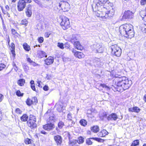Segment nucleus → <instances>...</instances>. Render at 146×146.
<instances>
[{"mask_svg":"<svg viewBox=\"0 0 146 146\" xmlns=\"http://www.w3.org/2000/svg\"><path fill=\"white\" fill-rule=\"evenodd\" d=\"M108 1V0H94L92 7L93 11L95 12V14L97 17L104 18V12L107 9L104 6Z\"/></svg>","mask_w":146,"mask_h":146,"instance_id":"f257e3e1","label":"nucleus"},{"mask_svg":"<svg viewBox=\"0 0 146 146\" xmlns=\"http://www.w3.org/2000/svg\"><path fill=\"white\" fill-rule=\"evenodd\" d=\"M119 29L120 34L125 37L131 38L134 36L133 26L131 24L122 25L120 27Z\"/></svg>","mask_w":146,"mask_h":146,"instance_id":"f03ea898","label":"nucleus"},{"mask_svg":"<svg viewBox=\"0 0 146 146\" xmlns=\"http://www.w3.org/2000/svg\"><path fill=\"white\" fill-rule=\"evenodd\" d=\"M127 80V77H116L115 79L116 81L115 86L116 87H114L115 89V90L119 91V90L117 87H121L122 88V85L124 84V83L125 82V80Z\"/></svg>","mask_w":146,"mask_h":146,"instance_id":"7ed1b4c3","label":"nucleus"},{"mask_svg":"<svg viewBox=\"0 0 146 146\" xmlns=\"http://www.w3.org/2000/svg\"><path fill=\"white\" fill-rule=\"evenodd\" d=\"M111 53L115 56L119 57L121 53V49L117 46V45L114 44L111 46Z\"/></svg>","mask_w":146,"mask_h":146,"instance_id":"20e7f679","label":"nucleus"},{"mask_svg":"<svg viewBox=\"0 0 146 146\" xmlns=\"http://www.w3.org/2000/svg\"><path fill=\"white\" fill-rule=\"evenodd\" d=\"M92 50L94 52L102 53L104 50V48L102 45L99 44H94L91 46Z\"/></svg>","mask_w":146,"mask_h":146,"instance_id":"39448f33","label":"nucleus"},{"mask_svg":"<svg viewBox=\"0 0 146 146\" xmlns=\"http://www.w3.org/2000/svg\"><path fill=\"white\" fill-rule=\"evenodd\" d=\"M36 119L35 116L31 115L29 117V120L27 121L28 126L31 129H34L36 127Z\"/></svg>","mask_w":146,"mask_h":146,"instance_id":"423d86ee","label":"nucleus"},{"mask_svg":"<svg viewBox=\"0 0 146 146\" xmlns=\"http://www.w3.org/2000/svg\"><path fill=\"white\" fill-rule=\"evenodd\" d=\"M60 25L64 30H66L69 28L70 26L69 19L65 17H62L60 23Z\"/></svg>","mask_w":146,"mask_h":146,"instance_id":"0eeeda50","label":"nucleus"},{"mask_svg":"<svg viewBox=\"0 0 146 146\" xmlns=\"http://www.w3.org/2000/svg\"><path fill=\"white\" fill-rule=\"evenodd\" d=\"M56 6H58L64 12L68 11L70 9V5L66 2L61 1L59 3H56Z\"/></svg>","mask_w":146,"mask_h":146,"instance_id":"6e6552de","label":"nucleus"},{"mask_svg":"<svg viewBox=\"0 0 146 146\" xmlns=\"http://www.w3.org/2000/svg\"><path fill=\"white\" fill-rule=\"evenodd\" d=\"M92 140L97 141L99 142H104V140L101 138L97 137H91L86 139V143L88 145H91L92 144Z\"/></svg>","mask_w":146,"mask_h":146,"instance_id":"1a4fd4ad","label":"nucleus"},{"mask_svg":"<svg viewBox=\"0 0 146 146\" xmlns=\"http://www.w3.org/2000/svg\"><path fill=\"white\" fill-rule=\"evenodd\" d=\"M26 4L23 0H20L17 3V7L18 11H20L23 10L25 7Z\"/></svg>","mask_w":146,"mask_h":146,"instance_id":"9d476101","label":"nucleus"},{"mask_svg":"<svg viewBox=\"0 0 146 146\" xmlns=\"http://www.w3.org/2000/svg\"><path fill=\"white\" fill-rule=\"evenodd\" d=\"M133 13L130 11H125L123 16V19H131L133 18Z\"/></svg>","mask_w":146,"mask_h":146,"instance_id":"9b49d317","label":"nucleus"},{"mask_svg":"<svg viewBox=\"0 0 146 146\" xmlns=\"http://www.w3.org/2000/svg\"><path fill=\"white\" fill-rule=\"evenodd\" d=\"M123 85H122V88L124 90L128 89L131 86L132 82L131 81L129 80L127 78V80H125Z\"/></svg>","mask_w":146,"mask_h":146,"instance_id":"f8f14e48","label":"nucleus"},{"mask_svg":"<svg viewBox=\"0 0 146 146\" xmlns=\"http://www.w3.org/2000/svg\"><path fill=\"white\" fill-rule=\"evenodd\" d=\"M55 127L54 124L51 123H48L43 125V128L45 130L49 131L52 130Z\"/></svg>","mask_w":146,"mask_h":146,"instance_id":"ddd939ff","label":"nucleus"},{"mask_svg":"<svg viewBox=\"0 0 146 146\" xmlns=\"http://www.w3.org/2000/svg\"><path fill=\"white\" fill-rule=\"evenodd\" d=\"M104 12L105 16L104 18H106L108 17H112L114 14V11L113 9L107 11L106 10Z\"/></svg>","mask_w":146,"mask_h":146,"instance_id":"4468645a","label":"nucleus"},{"mask_svg":"<svg viewBox=\"0 0 146 146\" xmlns=\"http://www.w3.org/2000/svg\"><path fill=\"white\" fill-rule=\"evenodd\" d=\"M117 118V115L115 113H112L109 115L107 118L108 121H116Z\"/></svg>","mask_w":146,"mask_h":146,"instance_id":"2eb2a0df","label":"nucleus"},{"mask_svg":"<svg viewBox=\"0 0 146 146\" xmlns=\"http://www.w3.org/2000/svg\"><path fill=\"white\" fill-rule=\"evenodd\" d=\"M72 52L76 57L79 58H82L84 56V55L82 53L76 51L74 49H73Z\"/></svg>","mask_w":146,"mask_h":146,"instance_id":"dca6fc26","label":"nucleus"},{"mask_svg":"<svg viewBox=\"0 0 146 146\" xmlns=\"http://www.w3.org/2000/svg\"><path fill=\"white\" fill-rule=\"evenodd\" d=\"M32 6L31 5L29 4L28 5L26 9L25 12L26 16L28 17H30L31 16L32 14Z\"/></svg>","mask_w":146,"mask_h":146,"instance_id":"f3484780","label":"nucleus"},{"mask_svg":"<svg viewBox=\"0 0 146 146\" xmlns=\"http://www.w3.org/2000/svg\"><path fill=\"white\" fill-rule=\"evenodd\" d=\"M93 63L94 65L97 67H101L102 64V62L100 61V59L98 58H95L94 59Z\"/></svg>","mask_w":146,"mask_h":146,"instance_id":"a211bd4d","label":"nucleus"},{"mask_svg":"<svg viewBox=\"0 0 146 146\" xmlns=\"http://www.w3.org/2000/svg\"><path fill=\"white\" fill-rule=\"evenodd\" d=\"M108 132L105 129H103L98 134V135L99 137H105L106 135H108Z\"/></svg>","mask_w":146,"mask_h":146,"instance_id":"6ab92c4d","label":"nucleus"},{"mask_svg":"<svg viewBox=\"0 0 146 146\" xmlns=\"http://www.w3.org/2000/svg\"><path fill=\"white\" fill-rule=\"evenodd\" d=\"M54 139L58 145L61 144L62 142V139L60 136L57 135L55 136Z\"/></svg>","mask_w":146,"mask_h":146,"instance_id":"aec40b11","label":"nucleus"},{"mask_svg":"<svg viewBox=\"0 0 146 146\" xmlns=\"http://www.w3.org/2000/svg\"><path fill=\"white\" fill-rule=\"evenodd\" d=\"M45 64L48 65L52 64L54 62V58L51 56H49L45 60Z\"/></svg>","mask_w":146,"mask_h":146,"instance_id":"412c9836","label":"nucleus"},{"mask_svg":"<svg viewBox=\"0 0 146 146\" xmlns=\"http://www.w3.org/2000/svg\"><path fill=\"white\" fill-rule=\"evenodd\" d=\"M73 44L75 48L78 50H82L83 48L82 46L78 41L75 42Z\"/></svg>","mask_w":146,"mask_h":146,"instance_id":"4be33fe9","label":"nucleus"},{"mask_svg":"<svg viewBox=\"0 0 146 146\" xmlns=\"http://www.w3.org/2000/svg\"><path fill=\"white\" fill-rule=\"evenodd\" d=\"M128 110L129 112H135L138 113L141 110L138 107L135 106L133 108H129Z\"/></svg>","mask_w":146,"mask_h":146,"instance_id":"5701e85b","label":"nucleus"},{"mask_svg":"<svg viewBox=\"0 0 146 146\" xmlns=\"http://www.w3.org/2000/svg\"><path fill=\"white\" fill-rule=\"evenodd\" d=\"M57 106V110L59 112L62 111L64 109V105L62 102H60L59 104L56 105Z\"/></svg>","mask_w":146,"mask_h":146,"instance_id":"b1692460","label":"nucleus"},{"mask_svg":"<svg viewBox=\"0 0 146 146\" xmlns=\"http://www.w3.org/2000/svg\"><path fill=\"white\" fill-rule=\"evenodd\" d=\"M67 118L69 120V123H71V125L69 124L68 126L70 127H71L75 123L72 120V118L70 113H69L68 114Z\"/></svg>","mask_w":146,"mask_h":146,"instance_id":"393cba45","label":"nucleus"},{"mask_svg":"<svg viewBox=\"0 0 146 146\" xmlns=\"http://www.w3.org/2000/svg\"><path fill=\"white\" fill-rule=\"evenodd\" d=\"M91 130L94 133H97L99 130V127L98 126L94 125L91 127Z\"/></svg>","mask_w":146,"mask_h":146,"instance_id":"a878e982","label":"nucleus"},{"mask_svg":"<svg viewBox=\"0 0 146 146\" xmlns=\"http://www.w3.org/2000/svg\"><path fill=\"white\" fill-rule=\"evenodd\" d=\"M38 54L40 58H42L44 56L47 57V55L45 52L42 51L38 50Z\"/></svg>","mask_w":146,"mask_h":146,"instance_id":"bb28decb","label":"nucleus"},{"mask_svg":"<svg viewBox=\"0 0 146 146\" xmlns=\"http://www.w3.org/2000/svg\"><path fill=\"white\" fill-rule=\"evenodd\" d=\"M11 32L13 36L14 37L16 38L19 37V35L17 32L14 29H11Z\"/></svg>","mask_w":146,"mask_h":146,"instance_id":"cd10ccee","label":"nucleus"},{"mask_svg":"<svg viewBox=\"0 0 146 146\" xmlns=\"http://www.w3.org/2000/svg\"><path fill=\"white\" fill-rule=\"evenodd\" d=\"M70 41L73 44L75 42L78 41H77V39L76 35H72Z\"/></svg>","mask_w":146,"mask_h":146,"instance_id":"c85d7f7f","label":"nucleus"},{"mask_svg":"<svg viewBox=\"0 0 146 146\" xmlns=\"http://www.w3.org/2000/svg\"><path fill=\"white\" fill-rule=\"evenodd\" d=\"M25 83V80L23 79H20L17 82L18 84L21 86H23Z\"/></svg>","mask_w":146,"mask_h":146,"instance_id":"c756f323","label":"nucleus"},{"mask_svg":"<svg viewBox=\"0 0 146 146\" xmlns=\"http://www.w3.org/2000/svg\"><path fill=\"white\" fill-rule=\"evenodd\" d=\"M23 46L24 49L27 51H29L31 49L30 46L26 43H24Z\"/></svg>","mask_w":146,"mask_h":146,"instance_id":"7c9ffc66","label":"nucleus"},{"mask_svg":"<svg viewBox=\"0 0 146 146\" xmlns=\"http://www.w3.org/2000/svg\"><path fill=\"white\" fill-rule=\"evenodd\" d=\"M28 118V116L26 114H24L21 117V119L22 121H27Z\"/></svg>","mask_w":146,"mask_h":146,"instance_id":"2f4dec72","label":"nucleus"},{"mask_svg":"<svg viewBox=\"0 0 146 146\" xmlns=\"http://www.w3.org/2000/svg\"><path fill=\"white\" fill-rule=\"evenodd\" d=\"M139 140H135L133 141L131 146H139Z\"/></svg>","mask_w":146,"mask_h":146,"instance_id":"473e14b6","label":"nucleus"},{"mask_svg":"<svg viewBox=\"0 0 146 146\" xmlns=\"http://www.w3.org/2000/svg\"><path fill=\"white\" fill-rule=\"evenodd\" d=\"M80 123L81 125L83 126H85L87 125V122L86 120L82 119L80 121Z\"/></svg>","mask_w":146,"mask_h":146,"instance_id":"72a5a7b5","label":"nucleus"},{"mask_svg":"<svg viewBox=\"0 0 146 146\" xmlns=\"http://www.w3.org/2000/svg\"><path fill=\"white\" fill-rule=\"evenodd\" d=\"M28 23V21L26 19H24L21 21V25H24L25 26H27Z\"/></svg>","mask_w":146,"mask_h":146,"instance_id":"f704fd0d","label":"nucleus"},{"mask_svg":"<svg viewBox=\"0 0 146 146\" xmlns=\"http://www.w3.org/2000/svg\"><path fill=\"white\" fill-rule=\"evenodd\" d=\"M23 68L25 72H27L29 70V67L26 64H23Z\"/></svg>","mask_w":146,"mask_h":146,"instance_id":"c9c22d12","label":"nucleus"},{"mask_svg":"<svg viewBox=\"0 0 146 146\" xmlns=\"http://www.w3.org/2000/svg\"><path fill=\"white\" fill-rule=\"evenodd\" d=\"M28 106H31L33 104L32 100L30 98H28L26 102Z\"/></svg>","mask_w":146,"mask_h":146,"instance_id":"e433bc0d","label":"nucleus"},{"mask_svg":"<svg viewBox=\"0 0 146 146\" xmlns=\"http://www.w3.org/2000/svg\"><path fill=\"white\" fill-rule=\"evenodd\" d=\"M64 125V123L61 121H60L58 124V127L60 129L62 128Z\"/></svg>","mask_w":146,"mask_h":146,"instance_id":"4c0bfd02","label":"nucleus"},{"mask_svg":"<svg viewBox=\"0 0 146 146\" xmlns=\"http://www.w3.org/2000/svg\"><path fill=\"white\" fill-rule=\"evenodd\" d=\"M32 102L33 103V104H36L38 102L37 98L36 97H34L32 98Z\"/></svg>","mask_w":146,"mask_h":146,"instance_id":"58836bf2","label":"nucleus"},{"mask_svg":"<svg viewBox=\"0 0 146 146\" xmlns=\"http://www.w3.org/2000/svg\"><path fill=\"white\" fill-rule=\"evenodd\" d=\"M84 141V138L82 137H80L78 138V142L79 143H83Z\"/></svg>","mask_w":146,"mask_h":146,"instance_id":"ea45409f","label":"nucleus"},{"mask_svg":"<svg viewBox=\"0 0 146 146\" xmlns=\"http://www.w3.org/2000/svg\"><path fill=\"white\" fill-rule=\"evenodd\" d=\"M16 94L18 96H23V94L21 93L20 90H18L16 92Z\"/></svg>","mask_w":146,"mask_h":146,"instance_id":"a19ab883","label":"nucleus"},{"mask_svg":"<svg viewBox=\"0 0 146 146\" xmlns=\"http://www.w3.org/2000/svg\"><path fill=\"white\" fill-rule=\"evenodd\" d=\"M58 46L62 49L64 48V44L62 43H58L57 45Z\"/></svg>","mask_w":146,"mask_h":146,"instance_id":"79ce46f5","label":"nucleus"},{"mask_svg":"<svg viewBox=\"0 0 146 146\" xmlns=\"http://www.w3.org/2000/svg\"><path fill=\"white\" fill-rule=\"evenodd\" d=\"M38 40L39 43H41L43 42L44 38L43 37H38Z\"/></svg>","mask_w":146,"mask_h":146,"instance_id":"37998d69","label":"nucleus"},{"mask_svg":"<svg viewBox=\"0 0 146 146\" xmlns=\"http://www.w3.org/2000/svg\"><path fill=\"white\" fill-rule=\"evenodd\" d=\"M15 111L16 113L18 114H21L22 112V111L19 108L16 109Z\"/></svg>","mask_w":146,"mask_h":146,"instance_id":"c03bdc74","label":"nucleus"},{"mask_svg":"<svg viewBox=\"0 0 146 146\" xmlns=\"http://www.w3.org/2000/svg\"><path fill=\"white\" fill-rule=\"evenodd\" d=\"M5 66H6L5 64L3 63H1L0 64V71L4 68Z\"/></svg>","mask_w":146,"mask_h":146,"instance_id":"a18cd8bd","label":"nucleus"},{"mask_svg":"<svg viewBox=\"0 0 146 146\" xmlns=\"http://www.w3.org/2000/svg\"><path fill=\"white\" fill-rule=\"evenodd\" d=\"M100 86L103 88H105L107 89V90H108L109 89V87L106 85L105 84H101L100 85Z\"/></svg>","mask_w":146,"mask_h":146,"instance_id":"49530a36","label":"nucleus"},{"mask_svg":"<svg viewBox=\"0 0 146 146\" xmlns=\"http://www.w3.org/2000/svg\"><path fill=\"white\" fill-rule=\"evenodd\" d=\"M145 11H146V13L145 14V15H142L141 16V17L143 19L145 22H146V7L145 8Z\"/></svg>","mask_w":146,"mask_h":146,"instance_id":"de8ad7c7","label":"nucleus"},{"mask_svg":"<svg viewBox=\"0 0 146 146\" xmlns=\"http://www.w3.org/2000/svg\"><path fill=\"white\" fill-rule=\"evenodd\" d=\"M141 5H143L146 3V0H141L140 1Z\"/></svg>","mask_w":146,"mask_h":146,"instance_id":"09e8293b","label":"nucleus"},{"mask_svg":"<svg viewBox=\"0 0 146 146\" xmlns=\"http://www.w3.org/2000/svg\"><path fill=\"white\" fill-rule=\"evenodd\" d=\"M10 46L12 50H15V45L13 43H11Z\"/></svg>","mask_w":146,"mask_h":146,"instance_id":"8fccbe9b","label":"nucleus"},{"mask_svg":"<svg viewBox=\"0 0 146 146\" xmlns=\"http://www.w3.org/2000/svg\"><path fill=\"white\" fill-rule=\"evenodd\" d=\"M31 143V140L30 139H27L25 140V143L26 144H29Z\"/></svg>","mask_w":146,"mask_h":146,"instance_id":"3c124183","label":"nucleus"},{"mask_svg":"<svg viewBox=\"0 0 146 146\" xmlns=\"http://www.w3.org/2000/svg\"><path fill=\"white\" fill-rule=\"evenodd\" d=\"M49 121L50 122H52V121H54V117L53 116L50 117L49 118Z\"/></svg>","mask_w":146,"mask_h":146,"instance_id":"603ef678","label":"nucleus"},{"mask_svg":"<svg viewBox=\"0 0 146 146\" xmlns=\"http://www.w3.org/2000/svg\"><path fill=\"white\" fill-rule=\"evenodd\" d=\"M50 35V32H48L44 34L45 37L46 38H48Z\"/></svg>","mask_w":146,"mask_h":146,"instance_id":"864d4df0","label":"nucleus"},{"mask_svg":"<svg viewBox=\"0 0 146 146\" xmlns=\"http://www.w3.org/2000/svg\"><path fill=\"white\" fill-rule=\"evenodd\" d=\"M31 89L34 91H35L36 90L35 84L31 85Z\"/></svg>","mask_w":146,"mask_h":146,"instance_id":"5fc2aeb1","label":"nucleus"},{"mask_svg":"<svg viewBox=\"0 0 146 146\" xmlns=\"http://www.w3.org/2000/svg\"><path fill=\"white\" fill-rule=\"evenodd\" d=\"M4 98V96L2 94H0V102L2 101Z\"/></svg>","mask_w":146,"mask_h":146,"instance_id":"6e6d98bb","label":"nucleus"},{"mask_svg":"<svg viewBox=\"0 0 146 146\" xmlns=\"http://www.w3.org/2000/svg\"><path fill=\"white\" fill-rule=\"evenodd\" d=\"M48 86H47L46 85L45 86L43 87V90L45 91H47L48 90Z\"/></svg>","mask_w":146,"mask_h":146,"instance_id":"4d7b16f0","label":"nucleus"},{"mask_svg":"<svg viewBox=\"0 0 146 146\" xmlns=\"http://www.w3.org/2000/svg\"><path fill=\"white\" fill-rule=\"evenodd\" d=\"M27 61L28 62H29V63H31L32 62H33V61L31 60V59L30 58H27Z\"/></svg>","mask_w":146,"mask_h":146,"instance_id":"13d9d810","label":"nucleus"},{"mask_svg":"<svg viewBox=\"0 0 146 146\" xmlns=\"http://www.w3.org/2000/svg\"><path fill=\"white\" fill-rule=\"evenodd\" d=\"M24 1H25V4L26 5V3H30L31 2V0H23Z\"/></svg>","mask_w":146,"mask_h":146,"instance_id":"bf43d9fd","label":"nucleus"},{"mask_svg":"<svg viewBox=\"0 0 146 146\" xmlns=\"http://www.w3.org/2000/svg\"><path fill=\"white\" fill-rule=\"evenodd\" d=\"M65 47L67 48H69L70 47V46L68 43H66L65 44Z\"/></svg>","mask_w":146,"mask_h":146,"instance_id":"052dcab7","label":"nucleus"},{"mask_svg":"<svg viewBox=\"0 0 146 146\" xmlns=\"http://www.w3.org/2000/svg\"><path fill=\"white\" fill-rule=\"evenodd\" d=\"M31 64L34 66H37L38 65V64H36L35 62L33 61V62L31 63Z\"/></svg>","mask_w":146,"mask_h":146,"instance_id":"680f3d73","label":"nucleus"},{"mask_svg":"<svg viewBox=\"0 0 146 146\" xmlns=\"http://www.w3.org/2000/svg\"><path fill=\"white\" fill-rule=\"evenodd\" d=\"M40 132L42 134H44V135H46L47 134V133L44 130H42V131H40Z\"/></svg>","mask_w":146,"mask_h":146,"instance_id":"e2e57ef3","label":"nucleus"},{"mask_svg":"<svg viewBox=\"0 0 146 146\" xmlns=\"http://www.w3.org/2000/svg\"><path fill=\"white\" fill-rule=\"evenodd\" d=\"M40 82H41V81H38L37 82V84H38V86L39 87L42 88V86H41V85L40 84Z\"/></svg>","mask_w":146,"mask_h":146,"instance_id":"0e129e2a","label":"nucleus"},{"mask_svg":"<svg viewBox=\"0 0 146 146\" xmlns=\"http://www.w3.org/2000/svg\"><path fill=\"white\" fill-rule=\"evenodd\" d=\"M15 50H11V52L12 54H13V56H15Z\"/></svg>","mask_w":146,"mask_h":146,"instance_id":"69168bd1","label":"nucleus"},{"mask_svg":"<svg viewBox=\"0 0 146 146\" xmlns=\"http://www.w3.org/2000/svg\"><path fill=\"white\" fill-rule=\"evenodd\" d=\"M5 8L7 10H9V8L8 5H6L5 7Z\"/></svg>","mask_w":146,"mask_h":146,"instance_id":"338daca9","label":"nucleus"},{"mask_svg":"<svg viewBox=\"0 0 146 146\" xmlns=\"http://www.w3.org/2000/svg\"><path fill=\"white\" fill-rule=\"evenodd\" d=\"M143 100L144 101L146 102V94L143 97Z\"/></svg>","mask_w":146,"mask_h":146,"instance_id":"774afa93","label":"nucleus"}]
</instances>
